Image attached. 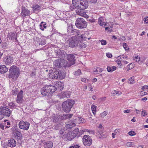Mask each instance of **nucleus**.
Listing matches in <instances>:
<instances>
[{
    "instance_id": "obj_13",
    "label": "nucleus",
    "mask_w": 148,
    "mask_h": 148,
    "mask_svg": "<svg viewBox=\"0 0 148 148\" xmlns=\"http://www.w3.org/2000/svg\"><path fill=\"white\" fill-rule=\"evenodd\" d=\"M23 91L22 90H21L18 94L16 101L17 103H21L23 100Z\"/></svg>"
},
{
    "instance_id": "obj_60",
    "label": "nucleus",
    "mask_w": 148,
    "mask_h": 148,
    "mask_svg": "<svg viewBox=\"0 0 148 148\" xmlns=\"http://www.w3.org/2000/svg\"><path fill=\"white\" fill-rule=\"evenodd\" d=\"M123 47L126 50L128 49V48L127 46V44L125 43H124L123 44Z\"/></svg>"
},
{
    "instance_id": "obj_15",
    "label": "nucleus",
    "mask_w": 148,
    "mask_h": 148,
    "mask_svg": "<svg viewBox=\"0 0 148 148\" xmlns=\"http://www.w3.org/2000/svg\"><path fill=\"white\" fill-rule=\"evenodd\" d=\"M16 35L17 34L16 33L10 32L8 34V37L14 42H16L17 41Z\"/></svg>"
},
{
    "instance_id": "obj_52",
    "label": "nucleus",
    "mask_w": 148,
    "mask_h": 148,
    "mask_svg": "<svg viewBox=\"0 0 148 148\" xmlns=\"http://www.w3.org/2000/svg\"><path fill=\"white\" fill-rule=\"evenodd\" d=\"M99 41L100 42L101 44L103 45H105L107 44V42L105 40H100Z\"/></svg>"
},
{
    "instance_id": "obj_55",
    "label": "nucleus",
    "mask_w": 148,
    "mask_h": 148,
    "mask_svg": "<svg viewBox=\"0 0 148 148\" xmlns=\"http://www.w3.org/2000/svg\"><path fill=\"white\" fill-rule=\"evenodd\" d=\"M41 40H42V41L39 43V45H45L46 44V42L45 41V39L42 38V39H41Z\"/></svg>"
},
{
    "instance_id": "obj_6",
    "label": "nucleus",
    "mask_w": 148,
    "mask_h": 148,
    "mask_svg": "<svg viewBox=\"0 0 148 148\" xmlns=\"http://www.w3.org/2000/svg\"><path fill=\"white\" fill-rule=\"evenodd\" d=\"M79 40L77 37L73 36L71 37L69 40V46L72 48L77 47L79 43Z\"/></svg>"
},
{
    "instance_id": "obj_38",
    "label": "nucleus",
    "mask_w": 148,
    "mask_h": 148,
    "mask_svg": "<svg viewBox=\"0 0 148 148\" xmlns=\"http://www.w3.org/2000/svg\"><path fill=\"white\" fill-rule=\"evenodd\" d=\"M96 108L97 106L93 105H92V106H91L92 111L94 115L96 113Z\"/></svg>"
},
{
    "instance_id": "obj_57",
    "label": "nucleus",
    "mask_w": 148,
    "mask_h": 148,
    "mask_svg": "<svg viewBox=\"0 0 148 148\" xmlns=\"http://www.w3.org/2000/svg\"><path fill=\"white\" fill-rule=\"evenodd\" d=\"M128 134L130 135L133 136L135 135L136 134V133L134 131H131L128 132Z\"/></svg>"
},
{
    "instance_id": "obj_61",
    "label": "nucleus",
    "mask_w": 148,
    "mask_h": 148,
    "mask_svg": "<svg viewBox=\"0 0 148 148\" xmlns=\"http://www.w3.org/2000/svg\"><path fill=\"white\" fill-rule=\"evenodd\" d=\"M81 80L82 82H84L85 83H86L87 82H88V79H87L86 78H83L81 79Z\"/></svg>"
},
{
    "instance_id": "obj_49",
    "label": "nucleus",
    "mask_w": 148,
    "mask_h": 148,
    "mask_svg": "<svg viewBox=\"0 0 148 148\" xmlns=\"http://www.w3.org/2000/svg\"><path fill=\"white\" fill-rule=\"evenodd\" d=\"M81 71L79 69L77 71H76L75 73V75L76 76L79 75L81 74Z\"/></svg>"
},
{
    "instance_id": "obj_50",
    "label": "nucleus",
    "mask_w": 148,
    "mask_h": 148,
    "mask_svg": "<svg viewBox=\"0 0 148 148\" xmlns=\"http://www.w3.org/2000/svg\"><path fill=\"white\" fill-rule=\"evenodd\" d=\"M107 114V112L104 111L100 114V116L102 118H103Z\"/></svg>"
},
{
    "instance_id": "obj_21",
    "label": "nucleus",
    "mask_w": 148,
    "mask_h": 148,
    "mask_svg": "<svg viewBox=\"0 0 148 148\" xmlns=\"http://www.w3.org/2000/svg\"><path fill=\"white\" fill-rule=\"evenodd\" d=\"M53 145V143L52 142L48 141L45 143L44 147L45 148H52Z\"/></svg>"
},
{
    "instance_id": "obj_20",
    "label": "nucleus",
    "mask_w": 148,
    "mask_h": 148,
    "mask_svg": "<svg viewBox=\"0 0 148 148\" xmlns=\"http://www.w3.org/2000/svg\"><path fill=\"white\" fill-rule=\"evenodd\" d=\"M61 59H58L54 61L53 65L56 67L60 68L61 67Z\"/></svg>"
},
{
    "instance_id": "obj_28",
    "label": "nucleus",
    "mask_w": 148,
    "mask_h": 148,
    "mask_svg": "<svg viewBox=\"0 0 148 148\" xmlns=\"http://www.w3.org/2000/svg\"><path fill=\"white\" fill-rule=\"evenodd\" d=\"M77 47L79 49H81L83 48H85L86 47V45L83 42H82L79 40V43Z\"/></svg>"
},
{
    "instance_id": "obj_59",
    "label": "nucleus",
    "mask_w": 148,
    "mask_h": 148,
    "mask_svg": "<svg viewBox=\"0 0 148 148\" xmlns=\"http://www.w3.org/2000/svg\"><path fill=\"white\" fill-rule=\"evenodd\" d=\"M147 115V113L146 111L145 110L142 111V115L143 116H145Z\"/></svg>"
},
{
    "instance_id": "obj_44",
    "label": "nucleus",
    "mask_w": 148,
    "mask_h": 148,
    "mask_svg": "<svg viewBox=\"0 0 148 148\" xmlns=\"http://www.w3.org/2000/svg\"><path fill=\"white\" fill-rule=\"evenodd\" d=\"M62 53L60 58V59H63L65 57L66 58V55L67 54L66 52H64L63 51H62Z\"/></svg>"
},
{
    "instance_id": "obj_14",
    "label": "nucleus",
    "mask_w": 148,
    "mask_h": 148,
    "mask_svg": "<svg viewBox=\"0 0 148 148\" xmlns=\"http://www.w3.org/2000/svg\"><path fill=\"white\" fill-rule=\"evenodd\" d=\"M30 11L25 7L23 8L21 12V16L23 17L29 15L30 13Z\"/></svg>"
},
{
    "instance_id": "obj_19",
    "label": "nucleus",
    "mask_w": 148,
    "mask_h": 148,
    "mask_svg": "<svg viewBox=\"0 0 148 148\" xmlns=\"http://www.w3.org/2000/svg\"><path fill=\"white\" fill-rule=\"evenodd\" d=\"M55 85L56 88L57 87L60 90H62L64 86V83L60 81L57 82L55 84Z\"/></svg>"
},
{
    "instance_id": "obj_24",
    "label": "nucleus",
    "mask_w": 148,
    "mask_h": 148,
    "mask_svg": "<svg viewBox=\"0 0 148 148\" xmlns=\"http://www.w3.org/2000/svg\"><path fill=\"white\" fill-rule=\"evenodd\" d=\"M34 12L40 10L41 9V6L38 4H34L32 6Z\"/></svg>"
},
{
    "instance_id": "obj_10",
    "label": "nucleus",
    "mask_w": 148,
    "mask_h": 148,
    "mask_svg": "<svg viewBox=\"0 0 148 148\" xmlns=\"http://www.w3.org/2000/svg\"><path fill=\"white\" fill-rule=\"evenodd\" d=\"M88 6V3L86 0H80L79 4L78 5L77 8L80 10H84Z\"/></svg>"
},
{
    "instance_id": "obj_36",
    "label": "nucleus",
    "mask_w": 148,
    "mask_h": 148,
    "mask_svg": "<svg viewBox=\"0 0 148 148\" xmlns=\"http://www.w3.org/2000/svg\"><path fill=\"white\" fill-rule=\"evenodd\" d=\"M85 35L84 34H82L81 35L77 37L78 39L79 40V41H82L83 40H86V37L85 36Z\"/></svg>"
},
{
    "instance_id": "obj_51",
    "label": "nucleus",
    "mask_w": 148,
    "mask_h": 148,
    "mask_svg": "<svg viewBox=\"0 0 148 148\" xmlns=\"http://www.w3.org/2000/svg\"><path fill=\"white\" fill-rule=\"evenodd\" d=\"M11 92L13 95H16L18 93V91L17 90H14L12 91Z\"/></svg>"
},
{
    "instance_id": "obj_3",
    "label": "nucleus",
    "mask_w": 148,
    "mask_h": 148,
    "mask_svg": "<svg viewBox=\"0 0 148 148\" xmlns=\"http://www.w3.org/2000/svg\"><path fill=\"white\" fill-rule=\"evenodd\" d=\"M49 76L50 78L54 79H62L64 77L63 73L61 72L58 69H53L49 73Z\"/></svg>"
},
{
    "instance_id": "obj_37",
    "label": "nucleus",
    "mask_w": 148,
    "mask_h": 148,
    "mask_svg": "<svg viewBox=\"0 0 148 148\" xmlns=\"http://www.w3.org/2000/svg\"><path fill=\"white\" fill-rule=\"evenodd\" d=\"M15 134L16 135L18 139L21 140L22 138V134L19 131L16 133Z\"/></svg>"
},
{
    "instance_id": "obj_54",
    "label": "nucleus",
    "mask_w": 148,
    "mask_h": 148,
    "mask_svg": "<svg viewBox=\"0 0 148 148\" xmlns=\"http://www.w3.org/2000/svg\"><path fill=\"white\" fill-rule=\"evenodd\" d=\"M0 128L3 130H5L6 129V128H5L4 124L3 123L0 124Z\"/></svg>"
},
{
    "instance_id": "obj_8",
    "label": "nucleus",
    "mask_w": 148,
    "mask_h": 148,
    "mask_svg": "<svg viewBox=\"0 0 148 148\" xmlns=\"http://www.w3.org/2000/svg\"><path fill=\"white\" fill-rule=\"evenodd\" d=\"M83 142L86 146H90L92 143V140L91 137L88 135H85L83 138Z\"/></svg>"
},
{
    "instance_id": "obj_31",
    "label": "nucleus",
    "mask_w": 148,
    "mask_h": 148,
    "mask_svg": "<svg viewBox=\"0 0 148 148\" xmlns=\"http://www.w3.org/2000/svg\"><path fill=\"white\" fill-rule=\"evenodd\" d=\"M40 29L43 31L44 28H46L47 24L45 23L42 22L40 25Z\"/></svg>"
},
{
    "instance_id": "obj_43",
    "label": "nucleus",
    "mask_w": 148,
    "mask_h": 148,
    "mask_svg": "<svg viewBox=\"0 0 148 148\" xmlns=\"http://www.w3.org/2000/svg\"><path fill=\"white\" fill-rule=\"evenodd\" d=\"M5 126V128H9L10 127L11 124L10 121H8L6 123H4Z\"/></svg>"
},
{
    "instance_id": "obj_63",
    "label": "nucleus",
    "mask_w": 148,
    "mask_h": 148,
    "mask_svg": "<svg viewBox=\"0 0 148 148\" xmlns=\"http://www.w3.org/2000/svg\"><path fill=\"white\" fill-rule=\"evenodd\" d=\"M106 56L108 58H111L112 56V55L111 53H106Z\"/></svg>"
},
{
    "instance_id": "obj_39",
    "label": "nucleus",
    "mask_w": 148,
    "mask_h": 148,
    "mask_svg": "<svg viewBox=\"0 0 148 148\" xmlns=\"http://www.w3.org/2000/svg\"><path fill=\"white\" fill-rule=\"evenodd\" d=\"M76 12L78 14L81 16L84 15V13L83 12V11L79 10H76Z\"/></svg>"
},
{
    "instance_id": "obj_41",
    "label": "nucleus",
    "mask_w": 148,
    "mask_h": 148,
    "mask_svg": "<svg viewBox=\"0 0 148 148\" xmlns=\"http://www.w3.org/2000/svg\"><path fill=\"white\" fill-rule=\"evenodd\" d=\"M72 132L74 134H75V136H76L78 134H79V129L78 128H75L74 130L73 131H72Z\"/></svg>"
},
{
    "instance_id": "obj_45",
    "label": "nucleus",
    "mask_w": 148,
    "mask_h": 148,
    "mask_svg": "<svg viewBox=\"0 0 148 148\" xmlns=\"http://www.w3.org/2000/svg\"><path fill=\"white\" fill-rule=\"evenodd\" d=\"M128 83L132 84L134 83V77H132L130 78L128 80Z\"/></svg>"
},
{
    "instance_id": "obj_18",
    "label": "nucleus",
    "mask_w": 148,
    "mask_h": 148,
    "mask_svg": "<svg viewBox=\"0 0 148 148\" xmlns=\"http://www.w3.org/2000/svg\"><path fill=\"white\" fill-rule=\"evenodd\" d=\"M61 67L63 66L64 67H69L71 66L72 65L70 62H68L65 60L63 59H61Z\"/></svg>"
},
{
    "instance_id": "obj_64",
    "label": "nucleus",
    "mask_w": 148,
    "mask_h": 148,
    "mask_svg": "<svg viewBox=\"0 0 148 148\" xmlns=\"http://www.w3.org/2000/svg\"><path fill=\"white\" fill-rule=\"evenodd\" d=\"M85 132V131L84 130H80L79 131L78 136H79L80 135H81L83 133Z\"/></svg>"
},
{
    "instance_id": "obj_58",
    "label": "nucleus",
    "mask_w": 148,
    "mask_h": 148,
    "mask_svg": "<svg viewBox=\"0 0 148 148\" xmlns=\"http://www.w3.org/2000/svg\"><path fill=\"white\" fill-rule=\"evenodd\" d=\"M148 17H146L144 18L143 20L144 23L145 24L148 23Z\"/></svg>"
},
{
    "instance_id": "obj_25",
    "label": "nucleus",
    "mask_w": 148,
    "mask_h": 148,
    "mask_svg": "<svg viewBox=\"0 0 148 148\" xmlns=\"http://www.w3.org/2000/svg\"><path fill=\"white\" fill-rule=\"evenodd\" d=\"M97 137L99 138H104L106 137V136L101 131H98L97 133Z\"/></svg>"
},
{
    "instance_id": "obj_30",
    "label": "nucleus",
    "mask_w": 148,
    "mask_h": 148,
    "mask_svg": "<svg viewBox=\"0 0 148 148\" xmlns=\"http://www.w3.org/2000/svg\"><path fill=\"white\" fill-rule=\"evenodd\" d=\"M73 121L77 123H80L83 122V119L82 118L77 117L75 119H73Z\"/></svg>"
},
{
    "instance_id": "obj_17",
    "label": "nucleus",
    "mask_w": 148,
    "mask_h": 148,
    "mask_svg": "<svg viewBox=\"0 0 148 148\" xmlns=\"http://www.w3.org/2000/svg\"><path fill=\"white\" fill-rule=\"evenodd\" d=\"M62 116L54 114L52 116L53 121L54 122H59L62 120Z\"/></svg>"
},
{
    "instance_id": "obj_42",
    "label": "nucleus",
    "mask_w": 148,
    "mask_h": 148,
    "mask_svg": "<svg viewBox=\"0 0 148 148\" xmlns=\"http://www.w3.org/2000/svg\"><path fill=\"white\" fill-rule=\"evenodd\" d=\"M55 52V53L56 54V57L58 58V56L59 55H60V53H62V51L60 49H59L56 50Z\"/></svg>"
},
{
    "instance_id": "obj_35",
    "label": "nucleus",
    "mask_w": 148,
    "mask_h": 148,
    "mask_svg": "<svg viewBox=\"0 0 148 148\" xmlns=\"http://www.w3.org/2000/svg\"><path fill=\"white\" fill-rule=\"evenodd\" d=\"M103 18L101 17H99L98 19V22L99 24L101 26L105 24V22L103 21Z\"/></svg>"
},
{
    "instance_id": "obj_40",
    "label": "nucleus",
    "mask_w": 148,
    "mask_h": 148,
    "mask_svg": "<svg viewBox=\"0 0 148 148\" xmlns=\"http://www.w3.org/2000/svg\"><path fill=\"white\" fill-rule=\"evenodd\" d=\"M8 107L12 109L15 108L16 107L15 105L12 102L9 103L8 104Z\"/></svg>"
},
{
    "instance_id": "obj_23",
    "label": "nucleus",
    "mask_w": 148,
    "mask_h": 148,
    "mask_svg": "<svg viewBox=\"0 0 148 148\" xmlns=\"http://www.w3.org/2000/svg\"><path fill=\"white\" fill-rule=\"evenodd\" d=\"M8 71V69L5 65L0 66V73L2 74L5 73Z\"/></svg>"
},
{
    "instance_id": "obj_9",
    "label": "nucleus",
    "mask_w": 148,
    "mask_h": 148,
    "mask_svg": "<svg viewBox=\"0 0 148 148\" xmlns=\"http://www.w3.org/2000/svg\"><path fill=\"white\" fill-rule=\"evenodd\" d=\"M30 125L29 123L27 121H21L18 123L19 128L21 129L24 130H27Z\"/></svg>"
},
{
    "instance_id": "obj_27",
    "label": "nucleus",
    "mask_w": 148,
    "mask_h": 148,
    "mask_svg": "<svg viewBox=\"0 0 148 148\" xmlns=\"http://www.w3.org/2000/svg\"><path fill=\"white\" fill-rule=\"evenodd\" d=\"M72 115L73 114H64L63 116H62V120L69 119L71 117Z\"/></svg>"
},
{
    "instance_id": "obj_56",
    "label": "nucleus",
    "mask_w": 148,
    "mask_h": 148,
    "mask_svg": "<svg viewBox=\"0 0 148 148\" xmlns=\"http://www.w3.org/2000/svg\"><path fill=\"white\" fill-rule=\"evenodd\" d=\"M75 32L74 35H79L81 34V32L78 30L75 29Z\"/></svg>"
},
{
    "instance_id": "obj_32",
    "label": "nucleus",
    "mask_w": 148,
    "mask_h": 148,
    "mask_svg": "<svg viewBox=\"0 0 148 148\" xmlns=\"http://www.w3.org/2000/svg\"><path fill=\"white\" fill-rule=\"evenodd\" d=\"M13 133L15 134L19 131V130L17 126L16 125H14L11 129Z\"/></svg>"
},
{
    "instance_id": "obj_33",
    "label": "nucleus",
    "mask_w": 148,
    "mask_h": 148,
    "mask_svg": "<svg viewBox=\"0 0 148 148\" xmlns=\"http://www.w3.org/2000/svg\"><path fill=\"white\" fill-rule=\"evenodd\" d=\"M69 123L67 125V128L68 129L71 128L75 126V122L73 121L72 122H69Z\"/></svg>"
},
{
    "instance_id": "obj_46",
    "label": "nucleus",
    "mask_w": 148,
    "mask_h": 148,
    "mask_svg": "<svg viewBox=\"0 0 148 148\" xmlns=\"http://www.w3.org/2000/svg\"><path fill=\"white\" fill-rule=\"evenodd\" d=\"M133 66L132 63H130L127 66V71H129L131 69H132L133 68Z\"/></svg>"
},
{
    "instance_id": "obj_4",
    "label": "nucleus",
    "mask_w": 148,
    "mask_h": 148,
    "mask_svg": "<svg viewBox=\"0 0 148 148\" xmlns=\"http://www.w3.org/2000/svg\"><path fill=\"white\" fill-rule=\"evenodd\" d=\"M75 101L73 99H68L62 103V108L63 110L66 112H69L71 110Z\"/></svg>"
},
{
    "instance_id": "obj_2",
    "label": "nucleus",
    "mask_w": 148,
    "mask_h": 148,
    "mask_svg": "<svg viewBox=\"0 0 148 148\" xmlns=\"http://www.w3.org/2000/svg\"><path fill=\"white\" fill-rule=\"evenodd\" d=\"M56 88L54 86L48 85L42 88L41 90V92L42 95L44 96L51 95L52 93L55 92Z\"/></svg>"
},
{
    "instance_id": "obj_5",
    "label": "nucleus",
    "mask_w": 148,
    "mask_h": 148,
    "mask_svg": "<svg viewBox=\"0 0 148 148\" xmlns=\"http://www.w3.org/2000/svg\"><path fill=\"white\" fill-rule=\"evenodd\" d=\"M75 24L77 27L80 29L85 28L87 25V23L86 21L82 18H77Z\"/></svg>"
},
{
    "instance_id": "obj_62",
    "label": "nucleus",
    "mask_w": 148,
    "mask_h": 148,
    "mask_svg": "<svg viewBox=\"0 0 148 148\" xmlns=\"http://www.w3.org/2000/svg\"><path fill=\"white\" fill-rule=\"evenodd\" d=\"M135 58L136 59V62H138L140 61V57L138 56H135Z\"/></svg>"
},
{
    "instance_id": "obj_47",
    "label": "nucleus",
    "mask_w": 148,
    "mask_h": 148,
    "mask_svg": "<svg viewBox=\"0 0 148 148\" xmlns=\"http://www.w3.org/2000/svg\"><path fill=\"white\" fill-rule=\"evenodd\" d=\"M69 148H80V147L78 145L73 144Z\"/></svg>"
},
{
    "instance_id": "obj_16",
    "label": "nucleus",
    "mask_w": 148,
    "mask_h": 148,
    "mask_svg": "<svg viewBox=\"0 0 148 148\" xmlns=\"http://www.w3.org/2000/svg\"><path fill=\"white\" fill-rule=\"evenodd\" d=\"M16 145V142L13 138H11L9 140L8 142L7 146L11 147H15Z\"/></svg>"
},
{
    "instance_id": "obj_11",
    "label": "nucleus",
    "mask_w": 148,
    "mask_h": 148,
    "mask_svg": "<svg viewBox=\"0 0 148 148\" xmlns=\"http://www.w3.org/2000/svg\"><path fill=\"white\" fill-rule=\"evenodd\" d=\"M75 56L73 54H67L66 55V58L69 61L72 65L75 64Z\"/></svg>"
},
{
    "instance_id": "obj_22",
    "label": "nucleus",
    "mask_w": 148,
    "mask_h": 148,
    "mask_svg": "<svg viewBox=\"0 0 148 148\" xmlns=\"http://www.w3.org/2000/svg\"><path fill=\"white\" fill-rule=\"evenodd\" d=\"M76 136L75 134H74L72 131L69 132L67 135L68 139L70 140H72Z\"/></svg>"
},
{
    "instance_id": "obj_29",
    "label": "nucleus",
    "mask_w": 148,
    "mask_h": 148,
    "mask_svg": "<svg viewBox=\"0 0 148 148\" xmlns=\"http://www.w3.org/2000/svg\"><path fill=\"white\" fill-rule=\"evenodd\" d=\"M80 0H73L72 3L74 6L75 8H77L78 5H79Z\"/></svg>"
},
{
    "instance_id": "obj_48",
    "label": "nucleus",
    "mask_w": 148,
    "mask_h": 148,
    "mask_svg": "<svg viewBox=\"0 0 148 148\" xmlns=\"http://www.w3.org/2000/svg\"><path fill=\"white\" fill-rule=\"evenodd\" d=\"M118 57L119 58L121 59V60H123L126 59L127 58V56H125L124 55H122L119 56Z\"/></svg>"
},
{
    "instance_id": "obj_12",
    "label": "nucleus",
    "mask_w": 148,
    "mask_h": 148,
    "mask_svg": "<svg viewBox=\"0 0 148 148\" xmlns=\"http://www.w3.org/2000/svg\"><path fill=\"white\" fill-rule=\"evenodd\" d=\"M3 60L5 64L9 65L12 63L14 60L13 57L10 56H7Z\"/></svg>"
},
{
    "instance_id": "obj_53",
    "label": "nucleus",
    "mask_w": 148,
    "mask_h": 148,
    "mask_svg": "<svg viewBox=\"0 0 148 148\" xmlns=\"http://www.w3.org/2000/svg\"><path fill=\"white\" fill-rule=\"evenodd\" d=\"M128 147H133L134 145V143L131 142H128L126 144Z\"/></svg>"
},
{
    "instance_id": "obj_7",
    "label": "nucleus",
    "mask_w": 148,
    "mask_h": 148,
    "mask_svg": "<svg viewBox=\"0 0 148 148\" xmlns=\"http://www.w3.org/2000/svg\"><path fill=\"white\" fill-rule=\"evenodd\" d=\"M11 113L10 110L6 107L2 106L0 107V114L2 115L3 116H10Z\"/></svg>"
},
{
    "instance_id": "obj_1",
    "label": "nucleus",
    "mask_w": 148,
    "mask_h": 148,
    "mask_svg": "<svg viewBox=\"0 0 148 148\" xmlns=\"http://www.w3.org/2000/svg\"><path fill=\"white\" fill-rule=\"evenodd\" d=\"M20 73V71L18 67L13 65L11 66L9 71V77L14 80H16Z\"/></svg>"
},
{
    "instance_id": "obj_34",
    "label": "nucleus",
    "mask_w": 148,
    "mask_h": 148,
    "mask_svg": "<svg viewBox=\"0 0 148 148\" xmlns=\"http://www.w3.org/2000/svg\"><path fill=\"white\" fill-rule=\"evenodd\" d=\"M70 95L69 93L68 92H62L61 94V96L62 98H64L65 97L69 98L70 97Z\"/></svg>"
},
{
    "instance_id": "obj_26",
    "label": "nucleus",
    "mask_w": 148,
    "mask_h": 148,
    "mask_svg": "<svg viewBox=\"0 0 148 148\" xmlns=\"http://www.w3.org/2000/svg\"><path fill=\"white\" fill-rule=\"evenodd\" d=\"M116 67L115 66H107V69L108 72H111L115 70Z\"/></svg>"
}]
</instances>
